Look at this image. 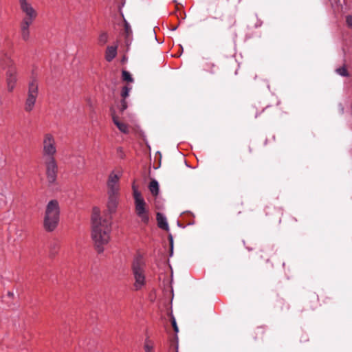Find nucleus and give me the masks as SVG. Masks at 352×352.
<instances>
[{
    "mask_svg": "<svg viewBox=\"0 0 352 352\" xmlns=\"http://www.w3.org/2000/svg\"><path fill=\"white\" fill-rule=\"evenodd\" d=\"M60 210L56 200H51L47 205L43 226L45 230L52 232L56 229L59 222Z\"/></svg>",
    "mask_w": 352,
    "mask_h": 352,
    "instance_id": "nucleus-3",
    "label": "nucleus"
},
{
    "mask_svg": "<svg viewBox=\"0 0 352 352\" xmlns=\"http://www.w3.org/2000/svg\"><path fill=\"white\" fill-rule=\"evenodd\" d=\"M157 221L159 228L162 230H168V224L166 217L162 213H157Z\"/></svg>",
    "mask_w": 352,
    "mask_h": 352,
    "instance_id": "nucleus-13",
    "label": "nucleus"
},
{
    "mask_svg": "<svg viewBox=\"0 0 352 352\" xmlns=\"http://www.w3.org/2000/svg\"><path fill=\"white\" fill-rule=\"evenodd\" d=\"M346 23L348 27L352 28V16L351 15L346 16Z\"/></svg>",
    "mask_w": 352,
    "mask_h": 352,
    "instance_id": "nucleus-25",
    "label": "nucleus"
},
{
    "mask_svg": "<svg viewBox=\"0 0 352 352\" xmlns=\"http://www.w3.org/2000/svg\"><path fill=\"white\" fill-rule=\"evenodd\" d=\"M144 350L145 352H153V345L151 342L148 340H146L144 344Z\"/></svg>",
    "mask_w": 352,
    "mask_h": 352,
    "instance_id": "nucleus-18",
    "label": "nucleus"
},
{
    "mask_svg": "<svg viewBox=\"0 0 352 352\" xmlns=\"http://www.w3.org/2000/svg\"><path fill=\"white\" fill-rule=\"evenodd\" d=\"M91 237L94 242L95 248L98 253L104 250L111 239V222L110 217L102 218L100 215V210L98 208L93 209Z\"/></svg>",
    "mask_w": 352,
    "mask_h": 352,
    "instance_id": "nucleus-1",
    "label": "nucleus"
},
{
    "mask_svg": "<svg viewBox=\"0 0 352 352\" xmlns=\"http://www.w3.org/2000/svg\"><path fill=\"white\" fill-rule=\"evenodd\" d=\"M172 325L173 327V329L175 330V332H178V327L177 325V323H176V321L175 320V318H173L172 320Z\"/></svg>",
    "mask_w": 352,
    "mask_h": 352,
    "instance_id": "nucleus-27",
    "label": "nucleus"
},
{
    "mask_svg": "<svg viewBox=\"0 0 352 352\" xmlns=\"http://www.w3.org/2000/svg\"><path fill=\"white\" fill-rule=\"evenodd\" d=\"M20 9L25 14L22 21L33 22L37 16V12L28 0H19Z\"/></svg>",
    "mask_w": 352,
    "mask_h": 352,
    "instance_id": "nucleus-7",
    "label": "nucleus"
},
{
    "mask_svg": "<svg viewBox=\"0 0 352 352\" xmlns=\"http://www.w3.org/2000/svg\"><path fill=\"white\" fill-rule=\"evenodd\" d=\"M58 249V244L54 243L53 245H51V251L50 254L52 256H54L56 253V250Z\"/></svg>",
    "mask_w": 352,
    "mask_h": 352,
    "instance_id": "nucleus-24",
    "label": "nucleus"
},
{
    "mask_svg": "<svg viewBox=\"0 0 352 352\" xmlns=\"http://www.w3.org/2000/svg\"><path fill=\"white\" fill-rule=\"evenodd\" d=\"M127 108V104H126V102L124 100H122L121 102V110L122 111H124Z\"/></svg>",
    "mask_w": 352,
    "mask_h": 352,
    "instance_id": "nucleus-26",
    "label": "nucleus"
},
{
    "mask_svg": "<svg viewBox=\"0 0 352 352\" xmlns=\"http://www.w3.org/2000/svg\"><path fill=\"white\" fill-rule=\"evenodd\" d=\"M120 177V175L114 172L110 173L107 181L108 194H118Z\"/></svg>",
    "mask_w": 352,
    "mask_h": 352,
    "instance_id": "nucleus-9",
    "label": "nucleus"
},
{
    "mask_svg": "<svg viewBox=\"0 0 352 352\" xmlns=\"http://www.w3.org/2000/svg\"><path fill=\"white\" fill-rule=\"evenodd\" d=\"M33 23V22L21 21L20 23V34L21 38L23 41H28L30 38V26Z\"/></svg>",
    "mask_w": 352,
    "mask_h": 352,
    "instance_id": "nucleus-10",
    "label": "nucleus"
},
{
    "mask_svg": "<svg viewBox=\"0 0 352 352\" xmlns=\"http://www.w3.org/2000/svg\"><path fill=\"white\" fill-rule=\"evenodd\" d=\"M16 82V76L14 69H10L7 75V84L9 91H12Z\"/></svg>",
    "mask_w": 352,
    "mask_h": 352,
    "instance_id": "nucleus-12",
    "label": "nucleus"
},
{
    "mask_svg": "<svg viewBox=\"0 0 352 352\" xmlns=\"http://www.w3.org/2000/svg\"><path fill=\"white\" fill-rule=\"evenodd\" d=\"M168 239L170 242V256H173V239L171 234H169Z\"/></svg>",
    "mask_w": 352,
    "mask_h": 352,
    "instance_id": "nucleus-23",
    "label": "nucleus"
},
{
    "mask_svg": "<svg viewBox=\"0 0 352 352\" xmlns=\"http://www.w3.org/2000/svg\"><path fill=\"white\" fill-rule=\"evenodd\" d=\"M336 72L342 76H347L349 75L348 72L344 67L336 69Z\"/></svg>",
    "mask_w": 352,
    "mask_h": 352,
    "instance_id": "nucleus-20",
    "label": "nucleus"
},
{
    "mask_svg": "<svg viewBox=\"0 0 352 352\" xmlns=\"http://www.w3.org/2000/svg\"><path fill=\"white\" fill-rule=\"evenodd\" d=\"M8 295L9 296L12 297L14 294H13V293L10 292H8Z\"/></svg>",
    "mask_w": 352,
    "mask_h": 352,
    "instance_id": "nucleus-29",
    "label": "nucleus"
},
{
    "mask_svg": "<svg viewBox=\"0 0 352 352\" xmlns=\"http://www.w3.org/2000/svg\"><path fill=\"white\" fill-rule=\"evenodd\" d=\"M38 96V85L34 80L29 83L27 98L24 109L27 112L33 110Z\"/></svg>",
    "mask_w": 352,
    "mask_h": 352,
    "instance_id": "nucleus-6",
    "label": "nucleus"
},
{
    "mask_svg": "<svg viewBox=\"0 0 352 352\" xmlns=\"http://www.w3.org/2000/svg\"><path fill=\"white\" fill-rule=\"evenodd\" d=\"M122 79L127 82L133 81L131 74L127 71H122Z\"/></svg>",
    "mask_w": 352,
    "mask_h": 352,
    "instance_id": "nucleus-19",
    "label": "nucleus"
},
{
    "mask_svg": "<svg viewBox=\"0 0 352 352\" xmlns=\"http://www.w3.org/2000/svg\"><path fill=\"white\" fill-rule=\"evenodd\" d=\"M130 89H131L126 86H125L122 88L121 96L123 98H125L129 96Z\"/></svg>",
    "mask_w": 352,
    "mask_h": 352,
    "instance_id": "nucleus-22",
    "label": "nucleus"
},
{
    "mask_svg": "<svg viewBox=\"0 0 352 352\" xmlns=\"http://www.w3.org/2000/svg\"><path fill=\"white\" fill-rule=\"evenodd\" d=\"M149 190L153 195H157L159 192V184L155 179H153L148 186Z\"/></svg>",
    "mask_w": 352,
    "mask_h": 352,
    "instance_id": "nucleus-15",
    "label": "nucleus"
},
{
    "mask_svg": "<svg viewBox=\"0 0 352 352\" xmlns=\"http://www.w3.org/2000/svg\"><path fill=\"white\" fill-rule=\"evenodd\" d=\"M132 190L135 213L143 223L147 224L149 221V210L146 208V204L135 183L132 185Z\"/></svg>",
    "mask_w": 352,
    "mask_h": 352,
    "instance_id": "nucleus-4",
    "label": "nucleus"
},
{
    "mask_svg": "<svg viewBox=\"0 0 352 352\" xmlns=\"http://www.w3.org/2000/svg\"><path fill=\"white\" fill-rule=\"evenodd\" d=\"M176 29H177V28H176V27H175V28H173V30H175Z\"/></svg>",
    "mask_w": 352,
    "mask_h": 352,
    "instance_id": "nucleus-30",
    "label": "nucleus"
},
{
    "mask_svg": "<svg viewBox=\"0 0 352 352\" xmlns=\"http://www.w3.org/2000/svg\"><path fill=\"white\" fill-rule=\"evenodd\" d=\"M108 41V35L107 33L103 32L100 34L99 38H98V43L103 45H104Z\"/></svg>",
    "mask_w": 352,
    "mask_h": 352,
    "instance_id": "nucleus-17",
    "label": "nucleus"
},
{
    "mask_svg": "<svg viewBox=\"0 0 352 352\" xmlns=\"http://www.w3.org/2000/svg\"><path fill=\"white\" fill-rule=\"evenodd\" d=\"M43 159L54 158L56 153V141L54 137L50 133H46L43 140Z\"/></svg>",
    "mask_w": 352,
    "mask_h": 352,
    "instance_id": "nucleus-5",
    "label": "nucleus"
},
{
    "mask_svg": "<svg viewBox=\"0 0 352 352\" xmlns=\"http://www.w3.org/2000/svg\"><path fill=\"white\" fill-rule=\"evenodd\" d=\"M339 109L341 114L344 113V108L342 104H339Z\"/></svg>",
    "mask_w": 352,
    "mask_h": 352,
    "instance_id": "nucleus-28",
    "label": "nucleus"
},
{
    "mask_svg": "<svg viewBox=\"0 0 352 352\" xmlns=\"http://www.w3.org/2000/svg\"><path fill=\"white\" fill-rule=\"evenodd\" d=\"M131 270L134 279L133 287L135 290H140L146 284V262L141 254L136 255L133 258Z\"/></svg>",
    "mask_w": 352,
    "mask_h": 352,
    "instance_id": "nucleus-2",
    "label": "nucleus"
},
{
    "mask_svg": "<svg viewBox=\"0 0 352 352\" xmlns=\"http://www.w3.org/2000/svg\"><path fill=\"white\" fill-rule=\"evenodd\" d=\"M118 45L108 46L105 53V58L107 61H111L117 54Z\"/></svg>",
    "mask_w": 352,
    "mask_h": 352,
    "instance_id": "nucleus-14",
    "label": "nucleus"
},
{
    "mask_svg": "<svg viewBox=\"0 0 352 352\" xmlns=\"http://www.w3.org/2000/svg\"><path fill=\"white\" fill-rule=\"evenodd\" d=\"M46 167V174L50 183H54L56 179L58 166L54 158L44 160Z\"/></svg>",
    "mask_w": 352,
    "mask_h": 352,
    "instance_id": "nucleus-8",
    "label": "nucleus"
},
{
    "mask_svg": "<svg viewBox=\"0 0 352 352\" xmlns=\"http://www.w3.org/2000/svg\"><path fill=\"white\" fill-rule=\"evenodd\" d=\"M109 200L107 203V210L109 215L116 212L118 205V194H108Z\"/></svg>",
    "mask_w": 352,
    "mask_h": 352,
    "instance_id": "nucleus-11",
    "label": "nucleus"
},
{
    "mask_svg": "<svg viewBox=\"0 0 352 352\" xmlns=\"http://www.w3.org/2000/svg\"><path fill=\"white\" fill-rule=\"evenodd\" d=\"M124 30L127 37L132 34L131 25L126 20H124Z\"/></svg>",
    "mask_w": 352,
    "mask_h": 352,
    "instance_id": "nucleus-21",
    "label": "nucleus"
},
{
    "mask_svg": "<svg viewBox=\"0 0 352 352\" xmlns=\"http://www.w3.org/2000/svg\"><path fill=\"white\" fill-rule=\"evenodd\" d=\"M113 120L114 124L117 126V127L119 129L120 131L124 133H126L128 132V127L126 124L119 122L116 117H113Z\"/></svg>",
    "mask_w": 352,
    "mask_h": 352,
    "instance_id": "nucleus-16",
    "label": "nucleus"
}]
</instances>
